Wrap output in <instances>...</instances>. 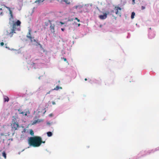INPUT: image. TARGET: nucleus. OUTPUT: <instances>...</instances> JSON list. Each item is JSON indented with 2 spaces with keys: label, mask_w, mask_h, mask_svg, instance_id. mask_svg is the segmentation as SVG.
Returning <instances> with one entry per match:
<instances>
[{
  "label": "nucleus",
  "mask_w": 159,
  "mask_h": 159,
  "mask_svg": "<svg viewBox=\"0 0 159 159\" xmlns=\"http://www.w3.org/2000/svg\"><path fill=\"white\" fill-rule=\"evenodd\" d=\"M28 143L30 146L37 147L40 146L42 143H45V141H43L41 137L35 136L30 137L28 140Z\"/></svg>",
  "instance_id": "1"
},
{
  "label": "nucleus",
  "mask_w": 159,
  "mask_h": 159,
  "mask_svg": "<svg viewBox=\"0 0 159 159\" xmlns=\"http://www.w3.org/2000/svg\"><path fill=\"white\" fill-rule=\"evenodd\" d=\"M13 24L12 25V28L11 29V31L8 34L11 37L14 33H15V31L16 30L19 31L20 30L21 22L18 20L16 22L14 23V21H12Z\"/></svg>",
  "instance_id": "2"
},
{
  "label": "nucleus",
  "mask_w": 159,
  "mask_h": 159,
  "mask_svg": "<svg viewBox=\"0 0 159 159\" xmlns=\"http://www.w3.org/2000/svg\"><path fill=\"white\" fill-rule=\"evenodd\" d=\"M31 32L32 31L31 29H29L28 30V32L26 35V37L30 40L31 42H32V39L34 38V37L31 36Z\"/></svg>",
  "instance_id": "3"
},
{
  "label": "nucleus",
  "mask_w": 159,
  "mask_h": 159,
  "mask_svg": "<svg viewBox=\"0 0 159 159\" xmlns=\"http://www.w3.org/2000/svg\"><path fill=\"white\" fill-rule=\"evenodd\" d=\"M11 126L12 129L14 130H16L19 126V124L17 122L11 123Z\"/></svg>",
  "instance_id": "4"
},
{
  "label": "nucleus",
  "mask_w": 159,
  "mask_h": 159,
  "mask_svg": "<svg viewBox=\"0 0 159 159\" xmlns=\"http://www.w3.org/2000/svg\"><path fill=\"white\" fill-rule=\"evenodd\" d=\"M109 14V11H107L106 12L103 13V15H100L99 16V18L101 20H104L106 19L107 17V15Z\"/></svg>",
  "instance_id": "5"
},
{
  "label": "nucleus",
  "mask_w": 159,
  "mask_h": 159,
  "mask_svg": "<svg viewBox=\"0 0 159 159\" xmlns=\"http://www.w3.org/2000/svg\"><path fill=\"white\" fill-rule=\"evenodd\" d=\"M4 7H6L9 11V13L10 15V17L9 18V20H13L14 19L13 15L12 14V11L11 10L10 8V7H7V6H6L4 5L3 6Z\"/></svg>",
  "instance_id": "6"
},
{
  "label": "nucleus",
  "mask_w": 159,
  "mask_h": 159,
  "mask_svg": "<svg viewBox=\"0 0 159 159\" xmlns=\"http://www.w3.org/2000/svg\"><path fill=\"white\" fill-rule=\"evenodd\" d=\"M114 11L116 14H120V11L121 9L119 7L116 6L114 8Z\"/></svg>",
  "instance_id": "7"
},
{
  "label": "nucleus",
  "mask_w": 159,
  "mask_h": 159,
  "mask_svg": "<svg viewBox=\"0 0 159 159\" xmlns=\"http://www.w3.org/2000/svg\"><path fill=\"white\" fill-rule=\"evenodd\" d=\"M55 25L54 24H51L50 26V30L52 32L54 33L55 32Z\"/></svg>",
  "instance_id": "8"
},
{
  "label": "nucleus",
  "mask_w": 159,
  "mask_h": 159,
  "mask_svg": "<svg viewBox=\"0 0 159 159\" xmlns=\"http://www.w3.org/2000/svg\"><path fill=\"white\" fill-rule=\"evenodd\" d=\"M45 0H37L35 2V3H37L38 5H40Z\"/></svg>",
  "instance_id": "9"
},
{
  "label": "nucleus",
  "mask_w": 159,
  "mask_h": 159,
  "mask_svg": "<svg viewBox=\"0 0 159 159\" xmlns=\"http://www.w3.org/2000/svg\"><path fill=\"white\" fill-rule=\"evenodd\" d=\"M62 88L61 87H59L58 86H57L56 87L54 88V89H51V90H58L59 89H62Z\"/></svg>",
  "instance_id": "10"
},
{
  "label": "nucleus",
  "mask_w": 159,
  "mask_h": 159,
  "mask_svg": "<svg viewBox=\"0 0 159 159\" xmlns=\"http://www.w3.org/2000/svg\"><path fill=\"white\" fill-rule=\"evenodd\" d=\"M16 117L14 116H13V119L11 121V123H16Z\"/></svg>",
  "instance_id": "11"
},
{
  "label": "nucleus",
  "mask_w": 159,
  "mask_h": 159,
  "mask_svg": "<svg viewBox=\"0 0 159 159\" xmlns=\"http://www.w3.org/2000/svg\"><path fill=\"white\" fill-rule=\"evenodd\" d=\"M38 44L39 45L40 48L43 50V52H45V50L42 47V45L39 43H38Z\"/></svg>",
  "instance_id": "12"
},
{
  "label": "nucleus",
  "mask_w": 159,
  "mask_h": 159,
  "mask_svg": "<svg viewBox=\"0 0 159 159\" xmlns=\"http://www.w3.org/2000/svg\"><path fill=\"white\" fill-rule=\"evenodd\" d=\"M2 155L4 157V158L6 159V154L5 151H3L2 152Z\"/></svg>",
  "instance_id": "13"
},
{
  "label": "nucleus",
  "mask_w": 159,
  "mask_h": 159,
  "mask_svg": "<svg viewBox=\"0 0 159 159\" xmlns=\"http://www.w3.org/2000/svg\"><path fill=\"white\" fill-rule=\"evenodd\" d=\"M9 100V98L8 97L6 96L4 98V102H8Z\"/></svg>",
  "instance_id": "14"
},
{
  "label": "nucleus",
  "mask_w": 159,
  "mask_h": 159,
  "mask_svg": "<svg viewBox=\"0 0 159 159\" xmlns=\"http://www.w3.org/2000/svg\"><path fill=\"white\" fill-rule=\"evenodd\" d=\"M47 134L48 136L51 137L52 135V133L51 132H48L47 133Z\"/></svg>",
  "instance_id": "15"
},
{
  "label": "nucleus",
  "mask_w": 159,
  "mask_h": 159,
  "mask_svg": "<svg viewBox=\"0 0 159 159\" xmlns=\"http://www.w3.org/2000/svg\"><path fill=\"white\" fill-rule=\"evenodd\" d=\"M135 15V13L134 12H132V14L131 15V18L132 19H134Z\"/></svg>",
  "instance_id": "16"
},
{
  "label": "nucleus",
  "mask_w": 159,
  "mask_h": 159,
  "mask_svg": "<svg viewBox=\"0 0 159 159\" xmlns=\"http://www.w3.org/2000/svg\"><path fill=\"white\" fill-rule=\"evenodd\" d=\"M63 1L67 4H70V2L68 0H63Z\"/></svg>",
  "instance_id": "17"
},
{
  "label": "nucleus",
  "mask_w": 159,
  "mask_h": 159,
  "mask_svg": "<svg viewBox=\"0 0 159 159\" xmlns=\"http://www.w3.org/2000/svg\"><path fill=\"white\" fill-rule=\"evenodd\" d=\"M40 121L39 120H34L33 123H32V124H35L37 123H38V122H40Z\"/></svg>",
  "instance_id": "18"
},
{
  "label": "nucleus",
  "mask_w": 159,
  "mask_h": 159,
  "mask_svg": "<svg viewBox=\"0 0 159 159\" xmlns=\"http://www.w3.org/2000/svg\"><path fill=\"white\" fill-rule=\"evenodd\" d=\"M151 35L150 34V35H149V37L150 39H152L153 38H154L155 37V34H152V36H151Z\"/></svg>",
  "instance_id": "19"
},
{
  "label": "nucleus",
  "mask_w": 159,
  "mask_h": 159,
  "mask_svg": "<svg viewBox=\"0 0 159 159\" xmlns=\"http://www.w3.org/2000/svg\"><path fill=\"white\" fill-rule=\"evenodd\" d=\"M30 134L32 135H34V133L33 131L32 130H31L30 131Z\"/></svg>",
  "instance_id": "20"
},
{
  "label": "nucleus",
  "mask_w": 159,
  "mask_h": 159,
  "mask_svg": "<svg viewBox=\"0 0 159 159\" xmlns=\"http://www.w3.org/2000/svg\"><path fill=\"white\" fill-rule=\"evenodd\" d=\"M0 44V45H1V46H3L4 45V43L2 42H1Z\"/></svg>",
  "instance_id": "21"
},
{
  "label": "nucleus",
  "mask_w": 159,
  "mask_h": 159,
  "mask_svg": "<svg viewBox=\"0 0 159 159\" xmlns=\"http://www.w3.org/2000/svg\"><path fill=\"white\" fill-rule=\"evenodd\" d=\"M63 59L64 61H66L67 63H68V61H67V60L66 58H63Z\"/></svg>",
  "instance_id": "22"
},
{
  "label": "nucleus",
  "mask_w": 159,
  "mask_h": 159,
  "mask_svg": "<svg viewBox=\"0 0 159 159\" xmlns=\"http://www.w3.org/2000/svg\"><path fill=\"white\" fill-rule=\"evenodd\" d=\"M145 8V7L144 6H142L141 7V10H143Z\"/></svg>",
  "instance_id": "23"
},
{
  "label": "nucleus",
  "mask_w": 159,
  "mask_h": 159,
  "mask_svg": "<svg viewBox=\"0 0 159 159\" xmlns=\"http://www.w3.org/2000/svg\"><path fill=\"white\" fill-rule=\"evenodd\" d=\"M75 20H76L78 22L80 21V20L76 17L75 18Z\"/></svg>",
  "instance_id": "24"
},
{
  "label": "nucleus",
  "mask_w": 159,
  "mask_h": 159,
  "mask_svg": "<svg viewBox=\"0 0 159 159\" xmlns=\"http://www.w3.org/2000/svg\"><path fill=\"white\" fill-rule=\"evenodd\" d=\"M135 0H132V4H134L135 3Z\"/></svg>",
  "instance_id": "25"
},
{
  "label": "nucleus",
  "mask_w": 159,
  "mask_h": 159,
  "mask_svg": "<svg viewBox=\"0 0 159 159\" xmlns=\"http://www.w3.org/2000/svg\"><path fill=\"white\" fill-rule=\"evenodd\" d=\"M25 113V112H23V111H22L21 112H20L19 113L20 114H22L23 115H24Z\"/></svg>",
  "instance_id": "26"
},
{
  "label": "nucleus",
  "mask_w": 159,
  "mask_h": 159,
  "mask_svg": "<svg viewBox=\"0 0 159 159\" xmlns=\"http://www.w3.org/2000/svg\"><path fill=\"white\" fill-rule=\"evenodd\" d=\"M73 19H69L68 20V21H73Z\"/></svg>",
  "instance_id": "27"
},
{
  "label": "nucleus",
  "mask_w": 159,
  "mask_h": 159,
  "mask_svg": "<svg viewBox=\"0 0 159 159\" xmlns=\"http://www.w3.org/2000/svg\"><path fill=\"white\" fill-rule=\"evenodd\" d=\"M52 90H51L49 91V92H47L46 93V94H50V93L51 91H52Z\"/></svg>",
  "instance_id": "28"
},
{
  "label": "nucleus",
  "mask_w": 159,
  "mask_h": 159,
  "mask_svg": "<svg viewBox=\"0 0 159 159\" xmlns=\"http://www.w3.org/2000/svg\"><path fill=\"white\" fill-rule=\"evenodd\" d=\"M52 103L53 105H55L56 104L55 102L54 101H52Z\"/></svg>",
  "instance_id": "29"
},
{
  "label": "nucleus",
  "mask_w": 159,
  "mask_h": 159,
  "mask_svg": "<svg viewBox=\"0 0 159 159\" xmlns=\"http://www.w3.org/2000/svg\"><path fill=\"white\" fill-rule=\"evenodd\" d=\"M60 23H61V25H63L65 24V23L63 22H60Z\"/></svg>",
  "instance_id": "30"
},
{
  "label": "nucleus",
  "mask_w": 159,
  "mask_h": 159,
  "mask_svg": "<svg viewBox=\"0 0 159 159\" xmlns=\"http://www.w3.org/2000/svg\"><path fill=\"white\" fill-rule=\"evenodd\" d=\"M18 111L19 112V113L22 112V111H21V109H18Z\"/></svg>",
  "instance_id": "31"
},
{
  "label": "nucleus",
  "mask_w": 159,
  "mask_h": 159,
  "mask_svg": "<svg viewBox=\"0 0 159 159\" xmlns=\"http://www.w3.org/2000/svg\"><path fill=\"white\" fill-rule=\"evenodd\" d=\"M25 116H27V112H25V113H24V115Z\"/></svg>",
  "instance_id": "32"
},
{
  "label": "nucleus",
  "mask_w": 159,
  "mask_h": 159,
  "mask_svg": "<svg viewBox=\"0 0 159 159\" xmlns=\"http://www.w3.org/2000/svg\"><path fill=\"white\" fill-rule=\"evenodd\" d=\"M32 41H33H33H34V42H36V40L35 39H32Z\"/></svg>",
  "instance_id": "33"
},
{
  "label": "nucleus",
  "mask_w": 159,
  "mask_h": 159,
  "mask_svg": "<svg viewBox=\"0 0 159 159\" xmlns=\"http://www.w3.org/2000/svg\"><path fill=\"white\" fill-rule=\"evenodd\" d=\"M50 123L49 122H47V124L48 125H50Z\"/></svg>",
  "instance_id": "34"
},
{
  "label": "nucleus",
  "mask_w": 159,
  "mask_h": 159,
  "mask_svg": "<svg viewBox=\"0 0 159 159\" xmlns=\"http://www.w3.org/2000/svg\"><path fill=\"white\" fill-rule=\"evenodd\" d=\"M64 30H65V29L64 28H61V30L63 31H64Z\"/></svg>",
  "instance_id": "35"
},
{
  "label": "nucleus",
  "mask_w": 159,
  "mask_h": 159,
  "mask_svg": "<svg viewBox=\"0 0 159 159\" xmlns=\"http://www.w3.org/2000/svg\"><path fill=\"white\" fill-rule=\"evenodd\" d=\"M3 8V7H2H2H1V8H0V10H1V11L2 10V8Z\"/></svg>",
  "instance_id": "36"
},
{
  "label": "nucleus",
  "mask_w": 159,
  "mask_h": 159,
  "mask_svg": "<svg viewBox=\"0 0 159 159\" xmlns=\"http://www.w3.org/2000/svg\"><path fill=\"white\" fill-rule=\"evenodd\" d=\"M78 6H75V8L77 9V7H78Z\"/></svg>",
  "instance_id": "37"
},
{
  "label": "nucleus",
  "mask_w": 159,
  "mask_h": 159,
  "mask_svg": "<svg viewBox=\"0 0 159 159\" xmlns=\"http://www.w3.org/2000/svg\"><path fill=\"white\" fill-rule=\"evenodd\" d=\"M46 112V110H45L44 112H43V114H45V113Z\"/></svg>",
  "instance_id": "38"
},
{
  "label": "nucleus",
  "mask_w": 159,
  "mask_h": 159,
  "mask_svg": "<svg viewBox=\"0 0 159 159\" xmlns=\"http://www.w3.org/2000/svg\"><path fill=\"white\" fill-rule=\"evenodd\" d=\"M84 80H85V81H87V78H85V79H84Z\"/></svg>",
  "instance_id": "39"
},
{
  "label": "nucleus",
  "mask_w": 159,
  "mask_h": 159,
  "mask_svg": "<svg viewBox=\"0 0 159 159\" xmlns=\"http://www.w3.org/2000/svg\"><path fill=\"white\" fill-rule=\"evenodd\" d=\"M49 115H50V116H52V114H50Z\"/></svg>",
  "instance_id": "40"
},
{
  "label": "nucleus",
  "mask_w": 159,
  "mask_h": 159,
  "mask_svg": "<svg viewBox=\"0 0 159 159\" xmlns=\"http://www.w3.org/2000/svg\"><path fill=\"white\" fill-rule=\"evenodd\" d=\"M80 25V24H78V26H79Z\"/></svg>",
  "instance_id": "41"
},
{
  "label": "nucleus",
  "mask_w": 159,
  "mask_h": 159,
  "mask_svg": "<svg viewBox=\"0 0 159 159\" xmlns=\"http://www.w3.org/2000/svg\"><path fill=\"white\" fill-rule=\"evenodd\" d=\"M39 79H40V77H39Z\"/></svg>",
  "instance_id": "42"
}]
</instances>
